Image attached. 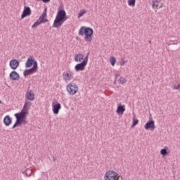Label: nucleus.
Returning <instances> with one entry per match:
<instances>
[{
    "label": "nucleus",
    "instance_id": "f257e3e1",
    "mask_svg": "<svg viewBox=\"0 0 180 180\" xmlns=\"http://www.w3.org/2000/svg\"><path fill=\"white\" fill-rule=\"evenodd\" d=\"M65 20H67V13L65 12V10L62 9L58 11L56 18L53 21V27H61L63 23H64Z\"/></svg>",
    "mask_w": 180,
    "mask_h": 180
},
{
    "label": "nucleus",
    "instance_id": "f03ea898",
    "mask_svg": "<svg viewBox=\"0 0 180 180\" xmlns=\"http://www.w3.org/2000/svg\"><path fill=\"white\" fill-rule=\"evenodd\" d=\"M79 36H84V40L86 43H91L92 41V34H94V30L91 27H86L85 26L81 27L78 32Z\"/></svg>",
    "mask_w": 180,
    "mask_h": 180
},
{
    "label": "nucleus",
    "instance_id": "7ed1b4c3",
    "mask_svg": "<svg viewBox=\"0 0 180 180\" xmlns=\"http://www.w3.org/2000/svg\"><path fill=\"white\" fill-rule=\"evenodd\" d=\"M66 91L69 95L74 96V95L78 94L79 88L78 87V84H77V83L70 82L66 86Z\"/></svg>",
    "mask_w": 180,
    "mask_h": 180
},
{
    "label": "nucleus",
    "instance_id": "20e7f679",
    "mask_svg": "<svg viewBox=\"0 0 180 180\" xmlns=\"http://www.w3.org/2000/svg\"><path fill=\"white\" fill-rule=\"evenodd\" d=\"M47 17V8H44V12L39 17V18L33 24L32 27H37V26H40L41 23H46V22H49V20L46 19Z\"/></svg>",
    "mask_w": 180,
    "mask_h": 180
},
{
    "label": "nucleus",
    "instance_id": "39448f33",
    "mask_svg": "<svg viewBox=\"0 0 180 180\" xmlns=\"http://www.w3.org/2000/svg\"><path fill=\"white\" fill-rule=\"evenodd\" d=\"M120 175L115 170H108L104 175V180H119Z\"/></svg>",
    "mask_w": 180,
    "mask_h": 180
},
{
    "label": "nucleus",
    "instance_id": "423d86ee",
    "mask_svg": "<svg viewBox=\"0 0 180 180\" xmlns=\"http://www.w3.org/2000/svg\"><path fill=\"white\" fill-rule=\"evenodd\" d=\"M27 115H29V113L25 112L23 110H21L20 112L15 113L14 116L16 119V121L22 124V123H25V120H26Z\"/></svg>",
    "mask_w": 180,
    "mask_h": 180
},
{
    "label": "nucleus",
    "instance_id": "0eeeda50",
    "mask_svg": "<svg viewBox=\"0 0 180 180\" xmlns=\"http://www.w3.org/2000/svg\"><path fill=\"white\" fill-rule=\"evenodd\" d=\"M89 58V53H87L86 56L84 57L82 53H77L75 56V61L76 63H84V64H88V60Z\"/></svg>",
    "mask_w": 180,
    "mask_h": 180
},
{
    "label": "nucleus",
    "instance_id": "6e6552de",
    "mask_svg": "<svg viewBox=\"0 0 180 180\" xmlns=\"http://www.w3.org/2000/svg\"><path fill=\"white\" fill-rule=\"evenodd\" d=\"M63 79L65 82H71L74 79V72L68 70L63 73Z\"/></svg>",
    "mask_w": 180,
    "mask_h": 180
},
{
    "label": "nucleus",
    "instance_id": "1a4fd4ad",
    "mask_svg": "<svg viewBox=\"0 0 180 180\" xmlns=\"http://www.w3.org/2000/svg\"><path fill=\"white\" fill-rule=\"evenodd\" d=\"M36 64H37V61H36V60L34 59V57L30 56L25 63V68H30V67H32V65L33 67H34Z\"/></svg>",
    "mask_w": 180,
    "mask_h": 180
},
{
    "label": "nucleus",
    "instance_id": "9d476101",
    "mask_svg": "<svg viewBox=\"0 0 180 180\" xmlns=\"http://www.w3.org/2000/svg\"><path fill=\"white\" fill-rule=\"evenodd\" d=\"M60 109H61V104L58 103L57 101H53L52 102V110L54 115H58L60 112Z\"/></svg>",
    "mask_w": 180,
    "mask_h": 180
},
{
    "label": "nucleus",
    "instance_id": "9b49d317",
    "mask_svg": "<svg viewBox=\"0 0 180 180\" xmlns=\"http://www.w3.org/2000/svg\"><path fill=\"white\" fill-rule=\"evenodd\" d=\"M35 72H37V65L35 64L34 66H32L30 69H27L24 70L23 75L24 77H27L28 75H33Z\"/></svg>",
    "mask_w": 180,
    "mask_h": 180
},
{
    "label": "nucleus",
    "instance_id": "f8f14e48",
    "mask_svg": "<svg viewBox=\"0 0 180 180\" xmlns=\"http://www.w3.org/2000/svg\"><path fill=\"white\" fill-rule=\"evenodd\" d=\"M164 7V3L161 0H153L152 1V8L153 9H161Z\"/></svg>",
    "mask_w": 180,
    "mask_h": 180
},
{
    "label": "nucleus",
    "instance_id": "ddd939ff",
    "mask_svg": "<svg viewBox=\"0 0 180 180\" xmlns=\"http://www.w3.org/2000/svg\"><path fill=\"white\" fill-rule=\"evenodd\" d=\"M19 60L13 58L10 60L9 65L11 70H17L18 67H19Z\"/></svg>",
    "mask_w": 180,
    "mask_h": 180
},
{
    "label": "nucleus",
    "instance_id": "4468645a",
    "mask_svg": "<svg viewBox=\"0 0 180 180\" xmlns=\"http://www.w3.org/2000/svg\"><path fill=\"white\" fill-rule=\"evenodd\" d=\"M87 65H88V63H77L75 66V70L77 72H78L79 71H84Z\"/></svg>",
    "mask_w": 180,
    "mask_h": 180
},
{
    "label": "nucleus",
    "instance_id": "2eb2a0df",
    "mask_svg": "<svg viewBox=\"0 0 180 180\" xmlns=\"http://www.w3.org/2000/svg\"><path fill=\"white\" fill-rule=\"evenodd\" d=\"M10 79L12 81H19L20 79V75L16 71H13L9 75Z\"/></svg>",
    "mask_w": 180,
    "mask_h": 180
},
{
    "label": "nucleus",
    "instance_id": "dca6fc26",
    "mask_svg": "<svg viewBox=\"0 0 180 180\" xmlns=\"http://www.w3.org/2000/svg\"><path fill=\"white\" fill-rule=\"evenodd\" d=\"M32 15V10H30V7H25L22 14L21 15V19H25L26 16H30Z\"/></svg>",
    "mask_w": 180,
    "mask_h": 180
},
{
    "label": "nucleus",
    "instance_id": "f3484780",
    "mask_svg": "<svg viewBox=\"0 0 180 180\" xmlns=\"http://www.w3.org/2000/svg\"><path fill=\"white\" fill-rule=\"evenodd\" d=\"M25 98L28 101H34V92L33 91H29L25 94Z\"/></svg>",
    "mask_w": 180,
    "mask_h": 180
},
{
    "label": "nucleus",
    "instance_id": "a211bd4d",
    "mask_svg": "<svg viewBox=\"0 0 180 180\" xmlns=\"http://www.w3.org/2000/svg\"><path fill=\"white\" fill-rule=\"evenodd\" d=\"M125 105H119V106H117V110H116V113H117V115H123V113H124V111L126 110Z\"/></svg>",
    "mask_w": 180,
    "mask_h": 180
},
{
    "label": "nucleus",
    "instance_id": "6ab92c4d",
    "mask_svg": "<svg viewBox=\"0 0 180 180\" xmlns=\"http://www.w3.org/2000/svg\"><path fill=\"white\" fill-rule=\"evenodd\" d=\"M155 126V122L154 121H150V122H148L146 124H145V129L146 130H148L149 129H154Z\"/></svg>",
    "mask_w": 180,
    "mask_h": 180
},
{
    "label": "nucleus",
    "instance_id": "aec40b11",
    "mask_svg": "<svg viewBox=\"0 0 180 180\" xmlns=\"http://www.w3.org/2000/svg\"><path fill=\"white\" fill-rule=\"evenodd\" d=\"M4 123L6 126H11L12 124V118L9 115H6L4 119Z\"/></svg>",
    "mask_w": 180,
    "mask_h": 180
},
{
    "label": "nucleus",
    "instance_id": "412c9836",
    "mask_svg": "<svg viewBox=\"0 0 180 180\" xmlns=\"http://www.w3.org/2000/svg\"><path fill=\"white\" fill-rule=\"evenodd\" d=\"M30 106H32V103H30V101H26L22 110H24V112L29 113V108H30Z\"/></svg>",
    "mask_w": 180,
    "mask_h": 180
},
{
    "label": "nucleus",
    "instance_id": "4be33fe9",
    "mask_svg": "<svg viewBox=\"0 0 180 180\" xmlns=\"http://www.w3.org/2000/svg\"><path fill=\"white\" fill-rule=\"evenodd\" d=\"M127 4L129 6L134 8L136 6V0H127Z\"/></svg>",
    "mask_w": 180,
    "mask_h": 180
},
{
    "label": "nucleus",
    "instance_id": "5701e85b",
    "mask_svg": "<svg viewBox=\"0 0 180 180\" xmlns=\"http://www.w3.org/2000/svg\"><path fill=\"white\" fill-rule=\"evenodd\" d=\"M116 58L115 56L110 57V63L112 67H115V64H116Z\"/></svg>",
    "mask_w": 180,
    "mask_h": 180
},
{
    "label": "nucleus",
    "instance_id": "b1692460",
    "mask_svg": "<svg viewBox=\"0 0 180 180\" xmlns=\"http://www.w3.org/2000/svg\"><path fill=\"white\" fill-rule=\"evenodd\" d=\"M129 60L127 59H125L124 57L121 58V61L120 62V65L121 67H123L124 64H126Z\"/></svg>",
    "mask_w": 180,
    "mask_h": 180
},
{
    "label": "nucleus",
    "instance_id": "393cba45",
    "mask_svg": "<svg viewBox=\"0 0 180 180\" xmlns=\"http://www.w3.org/2000/svg\"><path fill=\"white\" fill-rule=\"evenodd\" d=\"M85 13H86V10H80V11L78 13L77 18L79 19V18H82V16H84V15H85Z\"/></svg>",
    "mask_w": 180,
    "mask_h": 180
},
{
    "label": "nucleus",
    "instance_id": "a878e982",
    "mask_svg": "<svg viewBox=\"0 0 180 180\" xmlns=\"http://www.w3.org/2000/svg\"><path fill=\"white\" fill-rule=\"evenodd\" d=\"M118 81L122 85L127 82V79H126L124 77H120Z\"/></svg>",
    "mask_w": 180,
    "mask_h": 180
},
{
    "label": "nucleus",
    "instance_id": "bb28decb",
    "mask_svg": "<svg viewBox=\"0 0 180 180\" xmlns=\"http://www.w3.org/2000/svg\"><path fill=\"white\" fill-rule=\"evenodd\" d=\"M139 124V120H137V118L134 117L133 118V124L131 125V127H134V126Z\"/></svg>",
    "mask_w": 180,
    "mask_h": 180
},
{
    "label": "nucleus",
    "instance_id": "cd10ccee",
    "mask_svg": "<svg viewBox=\"0 0 180 180\" xmlns=\"http://www.w3.org/2000/svg\"><path fill=\"white\" fill-rule=\"evenodd\" d=\"M167 149L164 148L160 150V154L162 155H167Z\"/></svg>",
    "mask_w": 180,
    "mask_h": 180
},
{
    "label": "nucleus",
    "instance_id": "c85d7f7f",
    "mask_svg": "<svg viewBox=\"0 0 180 180\" xmlns=\"http://www.w3.org/2000/svg\"><path fill=\"white\" fill-rule=\"evenodd\" d=\"M20 122H18V121L15 122V123L13 124L12 129H15V127H18V126H20Z\"/></svg>",
    "mask_w": 180,
    "mask_h": 180
},
{
    "label": "nucleus",
    "instance_id": "c756f323",
    "mask_svg": "<svg viewBox=\"0 0 180 180\" xmlns=\"http://www.w3.org/2000/svg\"><path fill=\"white\" fill-rule=\"evenodd\" d=\"M174 89L179 90L180 89V84H179L177 86H174Z\"/></svg>",
    "mask_w": 180,
    "mask_h": 180
},
{
    "label": "nucleus",
    "instance_id": "7c9ffc66",
    "mask_svg": "<svg viewBox=\"0 0 180 180\" xmlns=\"http://www.w3.org/2000/svg\"><path fill=\"white\" fill-rule=\"evenodd\" d=\"M42 2H44V4H47V2H50V0H41Z\"/></svg>",
    "mask_w": 180,
    "mask_h": 180
},
{
    "label": "nucleus",
    "instance_id": "2f4dec72",
    "mask_svg": "<svg viewBox=\"0 0 180 180\" xmlns=\"http://www.w3.org/2000/svg\"><path fill=\"white\" fill-rule=\"evenodd\" d=\"M0 103H2V101L0 100Z\"/></svg>",
    "mask_w": 180,
    "mask_h": 180
},
{
    "label": "nucleus",
    "instance_id": "473e14b6",
    "mask_svg": "<svg viewBox=\"0 0 180 180\" xmlns=\"http://www.w3.org/2000/svg\"><path fill=\"white\" fill-rule=\"evenodd\" d=\"M53 161H56V159H53Z\"/></svg>",
    "mask_w": 180,
    "mask_h": 180
}]
</instances>
